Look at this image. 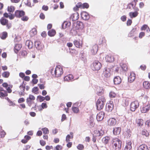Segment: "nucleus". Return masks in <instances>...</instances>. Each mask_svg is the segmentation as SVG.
Returning <instances> with one entry per match:
<instances>
[{
	"label": "nucleus",
	"mask_w": 150,
	"mask_h": 150,
	"mask_svg": "<svg viewBox=\"0 0 150 150\" xmlns=\"http://www.w3.org/2000/svg\"><path fill=\"white\" fill-rule=\"evenodd\" d=\"M51 73L53 76L60 77L63 73V69L60 65L57 66L55 69H51Z\"/></svg>",
	"instance_id": "nucleus-1"
},
{
	"label": "nucleus",
	"mask_w": 150,
	"mask_h": 150,
	"mask_svg": "<svg viewBox=\"0 0 150 150\" xmlns=\"http://www.w3.org/2000/svg\"><path fill=\"white\" fill-rule=\"evenodd\" d=\"M105 102V100L104 96L100 97L96 103L97 109L100 110L104 107Z\"/></svg>",
	"instance_id": "nucleus-2"
},
{
	"label": "nucleus",
	"mask_w": 150,
	"mask_h": 150,
	"mask_svg": "<svg viewBox=\"0 0 150 150\" xmlns=\"http://www.w3.org/2000/svg\"><path fill=\"white\" fill-rule=\"evenodd\" d=\"M112 142L113 144V148L115 150H120V149L122 142L119 139L117 138L113 139L112 141Z\"/></svg>",
	"instance_id": "nucleus-3"
},
{
	"label": "nucleus",
	"mask_w": 150,
	"mask_h": 150,
	"mask_svg": "<svg viewBox=\"0 0 150 150\" xmlns=\"http://www.w3.org/2000/svg\"><path fill=\"white\" fill-rule=\"evenodd\" d=\"M102 67L101 63L98 61H95L91 64V67L93 71H98Z\"/></svg>",
	"instance_id": "nucleus-4"
},
{
	"label": "nucleus",
	"mask_w": 150,
	"mask_h": 150,
	"mask_svg": "<svg viewBox=\"0 0 150 150\" xmlns=\"http://www.w3.org/2000/svg\"><path fill=\"white\" fill-rule=\"evenodd\" d=\"M76 27L79 29V31L81 30V33H78V35L79 36H81L83 35L85 32V30L83 29L84 25L83 23L80 21H78L76 23Z\"/></svg>",
	"instance_id": "nucleus-5"
},
{
	"label": "nucleus",
	"mask_w": 150,
	"mask_h": 150,
	"mask_svg": "<svg viewBox=\"0 0 150 150\" xmlns=\"http://www.w3.org/2000/svg\"><path fill=\"white\" fill-rule=\"evenodd\" d=\"M139 106V103L137 101H135L132 102L130 105V109L132 111H134Z\"/></svg>",
	"instance_id": "nucleus-6"
},
{
	"label": "nucleus",
	"mask_w": 150,
	"mask_h": 150,
	"mask_svg": "<svg viewBox=\"0 0 150 150\" xmlns=\"http://www.w3.org/2000/svg\"><path fill=\"white\" fill-rule=\"evenodd\" d=\"M35 99V98L34 96L31 94L29 95L28 97L26 99V103L29 106H31L33 103V101Z\"/></svg>",
	"instance_id": "nucleus-7"
},
{
	"label": "nucleus",
	"mask_w": 150,
	"mask_h": 150,
	"mask_svg": "<svg viewBox=\"0 0 150 150\" xmlns=\"http://www.w3.org/2000/svg\"><path fill=\"white\" fill-rule=\"evenodd\" d=\"M110 69L109 68H105L103 69V73L102 74L105 78H109L110 76Z\"/></svg>",
	"instance_id": "nucleus-8"
},
{
	"label": "nucleus",
	"mask_w": 150,
	"mask_h": 150,
	"mask_svg": "<svg viewBox=\"0 0 150 150\" xmlns=\"http://www.w3.org/2000/svg\"><path fill=\"white\" fill-rule=\"evenodd\" d=\"M150 110V103H148L144 104L141 111L143 113H146L148 112Z\"/></svg>",
	"instance_id": "nucleus-9"
},
{
	"label": "nucleus",
	"mask_w": 150,
	"mask_h": 150,
	"mask_svg": "<svg viewBox=\"0 0 150 150\" xmlns=\"http://www.w3.org/2000/svg\"><path fill=\"white\" fill-rule=\"evenodd\" d=\"M104 133V131L100 129V130H95L94 131V134H93V136L99 137L103 135Z\"/></svg>",
	"instance_id": "nucleus-10"
},
{
	"label": "nucleus",
	"mask_w": 150,
	"mask_h": 150,
	"mask_svg": "<svg viewBox=\"0 0 150 150\" xmlns=\"http://www.w3.org/2000/svg\"><path fill=\"white\" fill-rule=\"evenodd\" d=\"M116 120L113 118H110L107 121L108 125L110 126L115 125L116 123Z\"/></svg>",
	"instance_id": "nucleus-11"
},
{
	"label": "nucleus",
	"mask_w": 150,
	"mask_h": 150,
	"mask_svg": "<svg viewBox=\"0 0 150 150\" xmlns=\"http://www.w3.org/2000/svg\"><path fill=\"white\" fill-rule=\"evenodd\" d=\"M134 10L135 11V12H130L129 13V16L131 18L136 17L138 14L137 11H139V8H135Z\"/></svg>",
	"instance_id": "nucleus-12"
},
{
	"label": "nucleus",
	"mask_w": 150,
	"mask_h": 150,
	"mask_svg": "<svg viewBox=\"0 0 150 150\" xmlns=\"http://www.w3.org/2000/svg\"><path fill=\"white\" fill-rule=\"evenodd\" d=\"M105 116V113L103 112H100L97 115L96 119L98 121L102 120Z\"/></svg>",
	"instance_id": "nucleus-13"
},
{
	"label": "nucleus",
	"mask_w": 150,
	"mask_h": 150,
	"mask_svg": "<svg viewBox=\"0 0 150 150\" xmlns=\"http://www.w3.org/2000/svg\"><path fill=\"white\" fill-rule=\"evenodd\" d=\"M25 14V13L23 11L17 10L15 11V16L17 18H20Z\"/></svg>",
	"instance_id": "nucleus-14"
},
{
	"label": "nucleus",
	"mask_w": 150,
	"mask_h": 150,
	"mask_svg": "<svg viewBox=\"0 0 150 150\" xmlns=\"http://www.w3.org/2000/svg\"><path fill=\"white\" fill-rule=\"evenodd\" d=\"M81 16L82 18L85 21L88 20L90 18L88 14L85 11L82 12L81 13Z\"/></svg>",
	"instance_id": "nucleus-15"
},
{
	"label": "nucleus",
	"mask_w": 150,
	"mask_h": 150,
	"mask_svg": "<svg viewBox=\"0 0 150 150\" xmlns=\"http://www.w3.org/2000/svg\"><path fill=\"white\" fill-rule=\"evenodd\" d=\"M137 34V28H134L130 31L128 35L129 37H133L135 36Z\"/></svg>",
	"instance_id": "nucleus-16"
},
{
	"label": "nucleus",
	"mask_w": 150,
	"mask_h": 150,
	"mask_svg": "<svg viewBox=\"0 0 150 150\" xmlns=\"http://www.w3.org/2000/svg\"><path fill=\"white\" fill-rule=\"evenodd\" d=\"M135 74L133 72L130 73V75L128 78V80L129 82L130 83L133 82L135 79Z\"/></svg>",
	"instance_id": "nucleus-17"
},
{
	"label": "nucleus",
	"mask_w": 150,
	"mask_h": 150,
	"mask_svg": "<svg viewBox=\"0 0 150 150\" xmlns=\"http://www.w3.org/2000/svg\"><path fill=\"white\" fill-rule=\"evenodd\" d=\"M79 14L77 13H74L71 15L70 19L73 21H76L79 18Z\"/></svg>",
	"instance_id": "nucleus-18"
},
{
	"label": "nucleus",
	"mask_w": 150,
	"mask_h": 150,
	"mask_svg": "<svg viewBox=\"0 0 150 150\" xmlns=\"http://www.w3.org/2000/svg\"><path fill=\"white\" fill-rule=\"evenodd\" d=\"M98 47L97 45H94L91 49V53L93 54H95L96 53L98 50Z\"/></svg>",
	"instance_id": "nucleus-19"
},
{
	"label": "nucleus",
	"mask_w": 150,
	"mask_h": 150,
	"mask_svg": "<svg viewBox=\"0 0 150 150\" xmlns=\"http://www.w3.org/2000/svg\"><path fill=\"white\" fill-rule=\"evenodd\" d=\"M113 81L115 84H119L121 82V79L120 77L116 76L114 79Z\"/></svg>",
	"instance_id": "nucleus-20"
},
{
	"label": "nucleus",
	"mask_w": 150,
	"mask_h": 150,
	"mask_svg": "<svg viewBox=\"0 0 150 150\" xmlns=\"http://www.w3.org/2000/svg\"><path fill=\"white\" fill-rule=\"evenodd\" d=\"M121 128L119 127H115L114 128L113 130V133L115 135L119 134L121 132Z\"/></svg>",
	"instance_id": "nucleus-21"
},
{
	"label": "nucleus",
	"mask_w": 150,
	"mask_h": 150,
	"mask_svg": "<svg viewBox=\"0 0 150 150\" xmlns=\"http://www.w3.org/2000/svg\"><path fill=\"white\" fill-rule=\"evenodd\" d=\"M4 16L6 18H8L11 20L13 19L14 17V16L11 13H9L8 14L5 13L4 14Z\"/></svg>",
	"instance_id": "nucleus-22"
},
{
	"label": "nucleus",
	"mask_w": 150,
	"mask_h": 150,
	"mask_svg": "<svg viewBox=\"0 0 150 150\" xmlns=\"http://www.w3.org/2000/svg\"><path fill=\"white\" fill-rule=\"evenodd\" d=\"M132 143L131 142H127L124 148V150H130L132 148Z\"/></svg>",
	"instance_id": "nucleus-23"
},
{
	"label": "nucleus",
	"mask_w": 150,
	"mask_h": 150,
	"mask_svg": "<svg viewBox=\"0 0 150 150\" xmlns=\"http://www.w3.org/2000/svg\"><path fill=\"white\" fill-rule=\"evenodd\" d=\"M35 46L38 50H40L41 48V42L39 41H36L34 42Z\"/></svg>",
	"instance_id": "nucleus-24"
},
{
	"label": "nucleus",
	"mask_w": 150,
	"mask_h": 150,
	"mask_svg": "<svg viewBox=\"0 0 150 150\" xmlns=\"http://www.w3.org/2000/svg\"><path fill=\"white\" fill-rule=\"evenodd\" d=\"M137 150H149L147 146L145 144H142L139 146Z\"/></svg>",
	"instance_id": "nucleus-25"
},
{
	"label": "nucleus",
	"mask_w": 150,
	"mask_h": 150,
	"mask_svg": "<svg viewBox=\"0 0 150 150\" xmlns=\"http://www.w3.org/2000/svg\"><path fill=\"white\" fill-rule=\"evenodd\" d=\"M105 59L106 62H112L114 60V58L112 56H110L108 55L106 56Z\"/></svg>",
	"instance_id": "nucleus-26"
},
{
	"label": "nucleus",
	"mask_w": 150,
	"mask_h": 150,
	"mask_svg": "<svg viewBox=\"0 0 150 150\" xmlns=\"http://www.w3.org/2000/svg\"><path fill=\"white\" fill-rule=\"evenodd\" d=\"M0 22L2 25H6L8 23V21L4 17H2L0 20Z\"/></svg>",
	"instance_id": "nucleus-27"
},
{
	"label": "nucleus",
	"mask_w": 150,
	"mask_h": 150,
	"mask_svg": "<svg viewBox=\"0 0 150 150\" xmlns=\"http://www.w3.org/2000/svg\"><path fill=\"white\" fill-rule=\"evenodd\" d=\"M107 106L106 107L107 110L108 112L111 111L113 108V105L111 103H108L107 104Z\"/></svg>",
	"instance_id": "nucleus-28"
},
{
	"label": "nucleus",
	"mask_w": 150,
	"mask_h": 150,
	"mask_svg": "<svg viewBox=\"0 0 150 150\" xmlns=\"http://www.w3.org/2000/svg\"><path fill=\"white\" fill-rule=\"evenodd\" d=\"M73 76L71 74H69L68 75L65 76L64 78V80L65 81H69L72 79Z\"/></svg>",
	"instance_id": "nucleus-29"
},
{
	"label": "nucleus",
	"mask_w": 150,
	"mask_h": 150,
	"mask_svg": "<svg viewBox=\"0 0 150 150\" xmlns=\"http://www.w3.org/2000/svg\"><path fill=\"white\" fill-rule=\"evenodd\" d=\"M26 45H27L28 48H32L33 47V42L30 40H27L26 42Z\"/></svg>",
	"instance_id": "nucleus-30"
},
{
	"label": "nucleus",
	"mask_w": 150,
	"mask_h": 150,
	"mask_svg": "<svg viewBox=\"0 0 150 150\" xmlns=\"http://www.w3.org/2000/svg\"><path fill=\"white\" fill-rule=\"evenodd\" d=\"M120 72L122 71H126L127 70V67L126 64H120Z\"/></svg>",
	"instance_id": "nucleus-31"
},
{
	"label": "nucleus",
	"mask_w": 150,
	"mask_h": 150,
	"mask_svg": "<svg viewBox=\"0 0 150 150\" xmlns=\"http://www.w3.org/2000/svg\"><path fill=\"white\" fill-rule=\"evenodd\" d=\"M143 85L144 87L146 89H148L150 88V83L148 81H144L143 83Z\"/></svg>",
	"instance_id": "nucleus-32"
},
{
	"label": "nucleus",
	"mask_w": 150,
	"mask_h": 150,
	"mask_svg": "<svg viewBox=\"0 0 150 150\" xmlns=\"http://www.w3.org/2000/svg\"><path fill=\"white\" fill-rule=\"evenodd\" d=\"M22 47L21 45L20 44H16L15 46V52L16 53H17V52H18V51L20 50L21 48Z\"/></svg>",
	"instance_id": "nucleus-33"
},
{
	"label": "nucleus",
	"mask_w": 150,
	"mask_h": 150,
	"mask_svg": "<svg viewBox=\"0 0 150 150\" xmlns=\"http://www.w3.org/2000/svg\"><path fill=\"white\" fill-rule=\"evenodd\" d=\"M55 34L56 31L54 29H52L49 30L48 33V35L50 37L54 36Z\"/></svg>",
	"instance_id": "nucleus-34"
},
{
	"label": "nucleus",
	"mask_w": 150,
	"mask_h": 150,
	"mask_svg": "<svg viewBox=\"0 0 150 150\" xmlns=\"http://www.w3.org/2000/svg\"><path fill=\"white\" fill-rule=\"evenodd\" d=\"M76 104H75L73 105L72 108V110L74 113H77L79 112V109L78 108L74 106H75Z\"/></svg>",
	"instance_id": "nucleus-35"
},
{
	"label": "nucleus",
	"mask_w": 150,
	"mask_h": 150,
	"mask_svg": "<svg viewBox=\"0 0 150 150\" xmlns=\"http://www.w3.org/2000/svg\"><path fill=\"white\" fill-rule=\"evenodd\" d=\"M71 25V23L69 22H64L62 25V27L64 29L67 27H69Z\"/></svg>",
	"instance_id": "nucleus-36"
},
{
	"label": "nucleus",
	"mask_w": 150,
	"mask_h": 150,
	"mask_svg": "<svg viewBox=\"0 0 150 150\" xmlns=\"http://www.w3.org/2000/svg\"><path fill=\"white\" fill-rule=\"evenodd\" d=\"M37 30L35 28L32 29L30 32V34L31 37L33 36L36 34Z\"/></svg>",
	"instance_id": "nucleus-37"
},
{
	"label": "nucleus",
	"mask_w": 150,
	"mask_h": 150,
	"mask_svg": "<svg viewBox=\"0 0 150 150\" xmlns=\"http://www.w3.org/2000/svg\"><path fill=\"white\" fill-rule=\"evenodd\" d=\"M10 75V73L8 71L4 72L2 74V76L4 78H7Z\"/></svg>",
	"instance_id": "nucleus-38"
},
{
	"label": "nucleus",
	"mask_w": 150,
	"mask_h": 150,
	"mask_svg": "<svg viewBox=\"0 0 150 150\" xmlns=\"http://www.w3.org/2000/svg\"><path fill=\"white\" fill-rule=\"evenodd\" d=\"M15 10L14 7L12 6H8L7 8L8 11L10 12L13 13Z\"/></svg>",
	"instance_id": "nucleus-39"
},
{
	"label": "nucleus",
	"mask_w": 150,
	"mask_h": 150,
	"mask_svg": "<svg viewBox=\"0 0 150 150\" xmlns=\"http://www.w3.org/2000/svg\"><path fill=\"white\" fill-rule=\"evenodd\" d=\"M142 135L146 137H148L149 135V132L145 129H144L142 131Z\"/></svg>",
	"instance_id": "nucleus-40"
},
{
	"label": "nucleus",
	"mask_w": 150,
	"mask_h": 150,
	"mask_svg": "<svg viewBox=\"0 0 150 150\" xmlns=\"http://www.w3.org/2000/svg\"><path fill=\"white\" fill-rule=\"evenodd\" d=\"M25 84H24V82H23L22 84L20 86L19 88L23 92H24L25 89Z\"/></svg>",
	"instance_id": "nucleus-41"
},
{
	"label": "nucleus",
	"mask_w": 150,
	"mask_h": 150,
	"mask_svg": "<svg viewBox=\"0 0 150 150\" xmlns=\"http://www.w3.org/2000/svg\"><path fill=\"white\" fill-rule=\"evenodd\" d=\"M109 139V137H105L103 139L102 141L105 144H107L108 143Z\"/></svg>",
	"instance_id": "nucleus-42"
},
{
	"label": "nucleus",
	"mask_w": 150,
	"mask_h": 150,
	"mask_svg": "<svg viewBox=\"0 0 150 150\" xmlns=\"http://www.w3.org/2000/svg\"><path fill=\"white\" fill-rule=\"evenodd\" d=\"M42 131L44 134H47L49 133V130L47 128L45 127L42 128Z\"/></svg>",
	"instance_id": "nucleus-43"
},
{
	"label": "nucleus",
	"mask_w": 150,
	"mask_h": 150,
	"mask_svg": "<svg viewBox=\"0 0 150 150\" xmlns=\"http://www.w3.org/2000/svg\"><path fill=\"white\" fill-rule=\"evenodd\" d=\"M7 35V33L6 32H4L2 35H1L0 37L2 39H4L6 38Z\"/></svg>",
	"instance_id": "nucleus-44"
},
{
	"label": "nucleus",
	"mask_w": 150,
	"mask_h": 150,
	"mask_svg": "<svg viewBox=\"0 0 150 150\" xmlns=\"http://www.w3.org/2000/svg\"><path fill=\"white\" fill-rule=\"evenodd\" d=\"M8 94L7 92H0V97L1 98H3L4 97L7 96Z\"/></svg>",
	"instance_id": "nucleus-45"
},
{
	"label": "nucleus",
	"mask_w": 150,
	"mask_h": 150,
	"mask_svg": "<svg viewBox=\"0 0 150 150\" xmlns=\"http://www.w3.org/2000/svg\"><path fill=\"white\" fill-rule=\"evenodd\" d=\"M75 46L77 47H79L80 46V42L79 41L75 40L73 42Z\"/></svg>",
	"instance_id": "nucleus-46"
},
{
	"label": "nucleus",
	"mask_w": 150,
	"mask_h": 150,
	"mask_svg": "<svg viewBox=\"0 0 150 150\" xmlns=\"http://www.w3.org/2000/svg\"><path fill=\"white\" fill-rule=\"evenodd\" d=\"M143 120L142 119H139L137 121V123L139 126L143 125Z\"/></svg>",
	"instance_id": "nucleus-47"
},
{
	"label": "nucleus",
	"mask_w": 150,
	"mask_h": 150,
	"mask_svg": "<svg viewBox=\"0 0 150 150\" xmlns=\"http://www.w3.org/2000/svg\"><path fill=\"white\" fill-rule=\"evenodd\" d=\"M116 96V94L113 92L111 91L109 93V96L111 98H114Z\"/></svg>",
	"instance_id": "nucleus-48"
},
{
	"label": "nucleus",
	"mask_w": 150,
	"mask_h": 150,
	"mask_svg": "<svg viewBox=\"0 0 150 150\" xmlns=\"http://www.w3.org/2000/svg\"><path fill=\"white\" fill-rule=\"evenodd\" d=\"M84 146L83 144H79L77 146V148L79 150H82L84 149Z\"/></svg>",
	"instance_id": "nucleus-49"
},
{
	"label": "nucleus",
	"mask_w": 150,
	"mask_h": 150,
	"mask_svg": "<svg viewBox=\"0 0 150 150\" xmlns=\"http://www.w3.org/2000/svg\"><path fill=\"white\" fill-rule=\"evenodd\" d=\"M6 135V133L4 131L0 132V138H3Z\"/></svg>",
	"instance_id": "nucleus-50"
},
{
	"label": "nucleus",
	"mask_w": 150,
	"mask_h": 150,
	"mask_svg": "<svg viewBox=\"0 0 150 150\" xmlns=\"http://www.w3.org/2000/svg\"><path fill=\"white\" fill-rule=\"evenodd\" d=\"M89 6L88 4L87 3H85L82 4V8H87L89 7Z\"/></svg>",
	"instance_id": "nucleus-51"
},
{
	"label": "nucleus",
	"mask_w": 150,
	"mask_h": 150,
	"mask_svg": "<svg viewBox=\"0 0 150 150\" xmlns=\"http://www.w3.org/2000/svg\"><path fill=\"white\" fill-rule=\"evenodd\" d=\"M38 98L39 99L40 102H42L45 100L44 97L40 96H38Z\"/></svg>",
	"instance_id": "nucleus-52"
},
{
	"label": "nucleus",
	"mask_w": 150,
	"mask_h": 150,
	"mask_svg": "<svg viewBox=\"0 0 150 150\" xmlns=\"http://www.w3.org/2000/svg\"><path fill=\"white\" fill-rule=\"evenodd\" d=\"M41 107L42 109H40V110H42V109L47 108V105L46 103H42L41 105Z\"/></svg>",
	"instance_id": "nucleus-53"
},
{
	"label": "nucleus",
	"mask_w": 150,
	"mask_h": 150,
	"mask_svg": "<svg viewBox=\"0 0 150 150\" xmlns=\"http://www.w3.org/2000/svg\"><path fill=\"white\" fill-rule=\"evenodd\" d=\"M77 6V7H78L80 8H82V4L81 2H79L77 3L76 5Z\"/></svg>",
	"instance_id": "nucleus-54"
},
{
	"label": "nucleus",
	"mask_w": 150,
	"mask_h": 150,
	"mask_svg": "<svg viewBox=\"0 0 150 150\" xmlns=\"http://www.w3.org/2000/svg\"><path fill=\"white\" fill-rule=\"evenodd\" d=\"M148 27V25H146L144 24L143 25L141 28V30H144L147 29Z\"/></svg>",
	"instance_id": "nucleus-55"
},
{
	"label": "nucleus",
	"mask_w": 150,
	"mask_h": 150,
	"mask_svg": "<svg viewBox=\"0 0 150 150\" xmlns=\"http://www.w3.org/2000/svg\"><path fill=\"white\" fill-rule=\"evenodd\" d=\"M71 138V137L69 134H68L66 136V141L67 142H69L70 141V139Z\"/></svg>",
	"instance_id": "nucleus-56"
},
{
	"label": "nucleus",
	"mask_w": 150,
	"mask_h": 150,
	"mask_svg": "<svg viewBox=\"0 0 150 150\" xmlns=\"http://www.w3.org/2000/svg\"><path fill=\"white\" fill-rule=\"evenodd\" d=\"M145 33L144 32H141L140 33L139 35V37L140 38H142L145 35Z\"/></svg>",
	"instance_id": "nucleus-57"
},
{
	"label": "nucleus",
	"mask_w": 150,
	"mask_h": 150,
	"mask_svg": "<svg viewBox=\"0 0 150 150\" xmlns=\"http://www.w3.org/2000/svg\"><path fill=\"white\" fill-rule=\"evenodd\" d=\"M25 101V99L23 98H20L18 100V102L19 103H21Z\"/></svg>",
	"instance_id": "nucleus-58"
},
{
	"label": "nucleus",
	"mask_w": 150,
	"mask_h": 150,
	"mask_svg": "<svg viewBox=\"0 0 150 150\" xmlns=\"http://www.w3.org/2000/svg\"><path fill=\"white\" fill-rule=\"evenodd\" d=\"M28 19V18L27 16H24L22 17L21 20L23 21H27Z\"/></svg>",
	"instance_id": "nucleus-59"
},
{
	"label": "nucleus",
	"mask_w": 150,
	"mask_h": 150,
	"mask_svg": "<svg viewBox=\"0 0 150 150\" xmlns=\"http://www.w3.org/2000/svg\"><path fill=\"white\" fill-rule=\"evenodd\" d=\"M42 9L43 10L47 11L48 9V7L47 6L44 5L42 6Z\"/></svg>",
	"instance_id": "nucleus-60"
},
{
	"label": "nucleus",
	"mask_w": 150,
	"mask_h": 150,
	"mask_svg": "<svg viewBox=\"0 0 150 150\" xmlns=\"http://www.w3.org/2000/svg\"><path fill=\"white\" fill-rule=\"evenodd\" d=\"M62 148V146L60 145H57L55 147L56 150H61Z\"/></svg>",
	"instance_id": "nucleus-61"
},
{
	"label": "nucleus",
	"mask_w": 150,
	"mask_h": 150,
	"mask_svg": "<svg viewBox=\"0 0 150 150\" xmlns=\"http://www.w3.org/2000/svg\"><path fill=\"white\" fill-rule=\"evenodd\" d=\"M38 88L37 87H34L32 89V92H37L38 91Z\"/></svg>",
	"instance_id": "nucleus-62"
},
{
	"label": "nucleus",
	"mask_w": 150,
	"mask_h": 150,
	"mask_svg": "<svg viewBox=\"0 0 150 150\" xmlns=\"http://www.w3.org/2000/svg\"><path fill=\"white\" fill-rule=\"evenodd\" d=\"M126 16H123L121 17V19L123 21H125L126 20Z\"/></svg>",
	"instance_id": "nucleus-63"
},
{
	"label": "nucleus",
	"mask_w": 150,
	"mask_h": 150,
	"mask_svg": "<svg viewBox=\"0 0 150 150\" xmlns=\"http://www.w3.org/2000/svg\"><path fill=\"white\" fill-rule=\"evenodd\" d=\"M38 85L41 89H43L45 88V86L43 84H38Z\"/></svg>",
	"instance_id": "nucleus-64"
}]
</instances>
